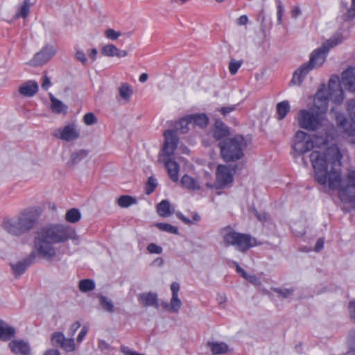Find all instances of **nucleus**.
Wrapping results in <instances>:
<instances>
[{
  "instance_id": "f257e3e1",
  "label": "nucleus",
  "mask_w": 355,
  "mask_h": 355,
  "mask_svg": "<svg viewBox=\"0 0 355 355\" xmlns=\"http://www.w3.org/2000/svg\"><path fill=\"white\" fill-rule=\"evenodd\" d=\"M342 157L336 146H331L322 152L313 150L309 158L315 180L321 185L327 184L330 189L338 191L343 179L340 174Z\"/></svg>"
},
{
  "instance_id": "f03ea898",
  "label": "nucleus",
  "mask_w": 355,
  "mask_h": 355,
  "mask_svg": "<svg viewBox=\"0 0 355 355\" xmlns=\"http://www.w3.org/2000/svg\"><path fill=\"white\" fill-rule=\"evenodd\" d=\"M344 38L341 33H336L324 42L322 46L312 52L308 62L303 64L293 73L292 82L300 85L306 76L315 67L321 66L330 49L340 44Z\"/></svg>"
},
{
  "instance_id": "7ed1b4c3",
  "label": "nucleus",
  "mask_w": 355,
  "mask_h": 355,
  "mask_svg": "<svg viewBox=\"0 0 355 355\" xmlns=\"http://www.w3.org/2000/svg\"><path fill=\"white\" fill-rule=\"evenodd\" d=\"M343 91L338 78H331L328 84V94L326 96L322 90L318 91L313 99L314 107L320 112L327 110L329 100L339 105L343 101Z\"/></svg>"
},
{
  "instance_id": "20e7f679",
  "label": "nucleus",
  "mask_w": 355,
  "mask_h": 355,
  "mask_svg": "<svg viewBox=\"0 0 355 355\" xmlns=\"http://www.w3.org/2000/svg\"><path fill=\"white\" fill-rule=\"evenodd\" d=\"M218 145L220 156L227 162L240 159L243 156V149L245 144L242 136L223 139Z\"/></svg>"
},
{
  "instance_id": "39448f33",
  "label": "nucleus",
  "mask_w": 355,
  "mask_h": 355,
  "mask_svg": "<svg viewBox=\"0 0 355 355\" xmlns=\"http://www.w3.org/2000/svg\"><path fill=\"white\" fill-rule=\"evenodd\" d=\"M220 232L223 235V241L225 245H233L241 251L245 252L257 245V241L250 235L235 232L230 226L221 229Z\"/></svg>"
},
{
  "instance_id": "423d86ee",
  "label": "nucleus",
  "mask_w": 355,
  "mask_h": 355,
  "mask_svg": "<svg viewBox=\"0 0 355 355\" xmlns=\"http://www.w3.org/2000/svg\"><path fill=\"white\" fill-rule=\"evenodd\" d=\"M40 232L53 243H62L76 237L75 230L63 224L51 225L42 228Z\"/></svg>"
},
{
  "instance_id": "0eeeda50",
  "label": "nucleus",
  "mask_w": 355,
  "mask_h": 355,
  "mask_svg": "<svg viewBox=\"0 0 355 355\" xmlns=\"http://www.w3.org/2000/svg\"><path fill=\"white\" fill-rule=\"evenodd\" d=\"M338 197L345 203H355V170H351L343 177L338 189Z\"/></svg>"
},
{
  "instance_id": "6e6552de",
  "label": "nucleus",
  "mask_w": 355,
  "mask_h": 355,
  "mask_svg": "<svg viewBox=\"0 0 355 355\" xmlns=\"http://www.w3.org/2000/svg\"><path fill=\"white\" fill-rule=\"evenodd\" d=\"M53 243L49 241L40 231L37 232V236L34 240L35 252L40 257L46 260H51L56 256V252Z\"/></svg>"
},
{
  "instance_id": "1a4fd4ad",
  "label": "nucleus",
  "mask_w": 355,
  "mask_h": 355,
  "mask_svg": "<svg viewBox=\"0 0 355 355\" xmlns=\"http://www.w3.org/2000/svg\"><path fill=\"white\" fill-rule=\"evenodd\" d=\"M297 120L300 128L313 131L322 124V117L318 113H313L306 110L299 111Z\"/></svg>"
},
{
  "instance_id": "9d476101",
  "label": "nucleus",
  "mask_w": 355,
  "mask_h": 355,
  "mask_svg": "<svg viewBox=\"0 0 355 355\" xmlns=\"http://www.w3.org/2000/svg\"><path fill=\"white\" fill-rule=\"evenodd\" d=\"M56 48L52 45H46L37 53L29 61L28 64L33 67L41 66L49 61L55 54Z\"/></svg>"
},
{
  "instance_id": "9b49d317",
  "label": "nucleus",
  "mask_w": 355,
  "mask_h": 355,
  "mask_svg": "<svg viewBox=\"0 0 355 355\" xmlns=\"http://www.w3.org/2000/svg\"><path fill=\"white\" fill-rule=\"evenodd\" d=\"M40 213L36 209H29L24 211L18 219L24 232L33 229L37 223Z\"/></svg>"
},
{
  "instance_id": "f8f14e48",
  "label": "nucleus",
  "mask_w": 355,
  "mask_h": 355,
  "mask_svg": "<svg viewBox=\"0 0 355 355\" xmlns=\"http://www.w3.org/2000/svg\"><path fill=\"white\" fill-rule=\"evenodd\" d=\"M164 143L163 151L167 157L172 155L178 147L179 138L173 130H167L164 132Z\"/></svg>"
},
{
  "instance_id": "ddd939ff",
  "label": "nucleus",
  "mask_w": 355,
  "mask_h": 355,
  "mask_svg": "<svg viewBox=\"0 0 355 355\" xmlns=\"http://www.w3.org/2000/svg\"><path fill=\"white\" fill-rule=\"evenodd\" d=\"M53 136L64 141H71L77 139L80 133L74 125L69 124L55 130Z\"/></svg>"
},
{
  "instance_id": "4468645a",
  "label": "nucleus",
  "mask_w": 355,
  "mask_h": 355,
  "mask_svg": "<svg viewBox=\"0 0 355 355\" xmlns=\"http://www.w3.org/2000/svg\"><path fill=\"white\" fill-rule=\"evenodd\" d=\"M216 183L224 187L233 181V173L230 168L225 165H218L216 168Z\"/></svg>"
},
{
  "instance_id": "2eb2a0df",
  "label": "nucleus",
  "mask_w": 355,
  "mask_h": 355,
  "mask_svg": "<svg viewBox=\"0 0 355 355\" xmlns=\"http://www.w3.org/2000/svg\"><path fill=\"white\" fill-rule=\"evenodd\" d=\"M35 257V252H33L29 257L19 261L16 263H10V266L15 277L18 278L26 270L28 267L32 263Z\"/></svg>"
},
{
  "instance_id": "dca6fc26",
  "label": "nucleus",
  "mask_w": 355,
  "mask_h": 355,
  "mask_svg": "<svg viewBox=\"0 0 355 355\" xmlns=\"http://www.w3.org/2000/svg\"><path fill=\"white\" fill-rule=\"evenodd\" d=\"M139 302L144 306H152L155 309L159 308L158 295L156 293L146 292L137 296Z\"/></svg>"
},
{
  "instance_id": "f3484780",
  "label": "nucleus",
  "mask_w": 355,
  "mask_h": 355,
  "mask_svg": "<svg viewBox=\"0 0 355 355\" xmlns=\"http://www.w3.org/2000/svg\"><path fill=\"white\" fill-rule=\"evenodd\" d=\"M180 288V286L178 282H175L171 284V291L172 294L170 302L171 312L178 313L182 307V303L178 297Z\"/></svg>"
},
{
  "instance_id": "a211bd4d",
  "label": "nucleus",
  "mask_w": 355,
  "mask_h": 355,
  "mask_svg": "<svg viewBox=\"0 0 355 355\" xmlns=\"http://www.w3.org/2000/svg\"><path fill=\"white\" fill-rule=\"evenodd\" d=\"M340 12L344 21L352 20L355 17V0H343L340 4Z\"/></svg>"
},
{
  "instance_id": "6ab92c4d",
  "label": "nucleus",
  "mask_w": 355,
  "mask_h": 355,
  "mask_svg": "<svg viewBox=\"0 0 355 355\" xmlns=\"http://www.w3.org/2000/svg\"><path fill=\"white\" fill-rule=\"evenodd\" d=\"M9 348L15 354L28 355L31 352L29 343L23 340H14L9 343Z\"/></svg>"
},
{
  "instance_id": "aec40b11",
  "label": "nucleus",
  "mask_w": 355,
  "mask_h": 355,
  "mask_svg": "<svg viewBox=\"0 0 355 355\" xmlns=\"http://www.w3.org/2000/svg\"><path fill=\"white\" fill-rule=\"evenodd\" d=\"M38 84L35 80H28L21 84L19 92L24 96L32 97L38 92Z\"/></svg>"
},
{
  "instance_id": "412c9836",
  "label": "nucleus",
  "mask_w": 355,
  "mask_h": 355,
  "mask_svg": "<svg viewBox=\"0 0 355 355\" xmlns=\"http://www.w3.org/2000/svg\"><path fill=\"white\" fill-rule=\"evenodd\" d=\"M3 229L10 234L19 236L24 233V231L19 223V219L17 220H7L3 222Z\"/></svg>"
},
{
  "instance_id": "4be33fe9",
  "label": "nucleus",
  "mask_w": 355,
  "mask_h": 355,
  "mask_svg": "<svg viewBox=\"0 0 355 355\" xmlns=\"http://www.w3.org/2000/svg\"><path fill=\"white\" fill-rule=\"evenodd\" d=\"M314 147L313 139H308L302 142L293 143V157L295 158L297 155L304 154L309 150H311Z\"/></svg>"
},
{
  "instance_id": "5701e85b",
  "label": "nucleus",
  "mask_w": 355,
  "mask_h": 355,
  "mask_svg": "<svg viewBox=\"0 0 355 355\" xmlns=\"http://www.w3.org/2000/svg\"><path fill=\"white\" fill-rule=\"evenodd\" d=\"M212 132L213 137L216 140H220L229 135V130L222 121L216 120Z\"/></svg>"
},
{
  "instance_id": "b1692460",
  "label": "nucleus",
  "mask_w": 355,
  "mask_h": 355,
  "mask_svg": "<svg viewBox=\"0 0 355 355\" xmlns=\"http://www.w3.org/2000/svg\"><path fill=\"white\" fill-rule=\"evenodd\" d=\"M164 162L165 166L167 168V171L171 179L173 182H177L178 180V173L180 169L179 164L176 162L171 160L170 158L165 159Z\"/></svg>"
},
{
  "instance_id": "393cba45",
  "label": "nucleus",
  "mask_w": 355,
  "mask_h": 355,
  "mask_svg": "<svg viewBox=\"0 0 355 355\" xmlns=\"http://www.w3.org/2000/svg\"><path fill=\"white\" fill-rule=\"evenodd\" d=\"M343 83L348 87L350 91L355 92V71L348 69L342 74Z\"/></svg>"
},
{
  "instance_id": "a878e982",
  "label": "nucleus",
  "mask_w": 355,
  "mask_h": 355,
  "mask_svg": "<svg viewBox=\"0 0 355 355\" xmlns=\"http://www.w3.org/2000/svg\"><path fill=\"white\" fill-rule=\"evenodd\" d=\"M15 329L3 321L0 322V340L3 341L9 340L15 335Z\"/></svg>"
},
{
  "instance_id": "bb28decb",
  "label": "nucleus",
  "mask_w": 355,
  "mask_h": 355,
  "mask_svg": "<svg viewBox=\"0 0 355 355\" xmlns=\"http://www.w3.org/2000/svg\"><path fill=\"white\" fill-rule=\"evenodd\" d=\"M207 345L214 355L225 354L229 351L228 345L223 342H208Z\"/></svg>"
},
{
  "instance_id": "cd10ccee",
  "label": "nucleus",
  "mask_w": 355,
  "mask_h": 355,
  "mask_svg": "<svg viewBox=\"0 0 355 355\" xmlns=\"http://www.w3.org/2000/svg\"><path fill=\"white\" fill-rule=\"evenodd\" d=\"M192 124L201 128H205L209 123V118L205 114H196L189 115Z\"/></svg>"
},
{
  "instance_id": "c85d7f7f",
  "label": "nucleus",
  "mask_w": 355,
  "mask_h": 355,
  "mask_svg": "<svg viewBox=\"0 0 355 355\" xmlns=\"http://www.w3.org/2000/svg\"><path fill=\"white\" fill-rule=\"evenodd\" d=\"M181 184L183 187L189 191L200 190L201 189L199 183L195 179L187 175H184L182 178Z\"/></svg>"
},
{
  "instance_id": "c756f323",
  "label": "nucleus",
  "mask_w": 355,
  "mask_h": 355,
  "mask_svg": "<svg viewBox=\"0 0 355 355\" xmlns=\"http://www.w3.org/2000/svg\"><path fill=\"white\" fill-rule=\"evenodd\" d=\"M157 211L162 217H168L173 211L171 210V204L168 200H163L157 206Z\"/></svg>"
},
{
  "instance_id": "7c9ffc66",
  "label": "nucleus",
  "mask_w": 355,
  "mask_h": 355,
  "mask_svg": "<svg viewBox=\"0 0 355 355\" xmlns=\"http://www.w3.org/2000/svg\"><path fill=\"white\" fill-rule=\"evenodd\" d=\"M51 110L53 112L60 114L67 111V107L61 101L50 94Z\"/></svg>"
},
{
  "instance_id": "2f4dec72",
  "label": "nucleus",
  "mask_w": 355,
  "mask_h": 355,
  "mask_svg": "<svg viewBox=\"0 0 355 355\" xmlns=\"http://www.w3.org/2000/svg\"><path fill=\"white\" fill-rule=\"evenodd\" d=\"M277 119L279 120H282L285 118L286 114L290 111V105L288 101H284L279 103H277Z\"/></svg>"
},
{
  "instance_id": "473e14b6",
  "label": "nucleus",
  "mask_w": 355,
  "mask_h": 355,
  "mask_svg": "<svg viewBox=\"0 0 355 355\" xmlns=\"http://www.w3.org/2000/svg\"><path fill=\"white\" fill-rule=\"evenodd\" d=\"M88 154L86 150H78L71 154L69 164L73 166L79 163L82 159L85 158Z\"/></svg>"
},
{
  "instance_id": "72a5a7b5",
  "label": "nucleus",
  "mask_w": 355,
  "mask_h": 355,
  "mask_svg": "<svg viewBox=\"0 0 355 355\" xmlns=\"http://www.w3.org/2000/svg\"><path fill=\"white\" fill-rule=\"evenodd\" d=\"M119 94L124 101L128 102L132 94L131 86L128 83H122L119 87Z\"/></svg>"
},
{
  "instance_id": "f704fd0d",
  "label": "nucleus",
  "mask_w": 355,
  "mask_h": 355,
  "mask_svg": "<svg viewBox=\"0 0 355 355\" xmlns=\"http://www.w3.org/2000/svg\"><path fill=\"white\" fill-rule=\"evenodd\" d=\"M137 202L135 198L127 195L120 196L116 200L118 205L122 208H127L132 205L136 204Z\"/></svg>"
},
{
  "instance_id": "c9c22d12",
  "label": "nucleus",
  "mask_w": 355,
  "mask_h": 355,
  "mask_svg": "<svg viewBox=\"0 0 355 355\" xmlns=\"http://www.w3.org/2000/svg\"><path fill=\"white\" fill-rule=\"evenodd\" d=\"M31 8L30 0H24L23 3L19 6L17 13V17L26 18L29 14Z\"/></svg>"
},
{
  "instance_id": "e433bc0d",
  "label": "nucleus",
  "mask_w": 355,
  "mask_h": 355,
  "mask_svg": "<svg viewBox=\"0 0 355 355\" xmlns=\"http://www.w3.org/2000/svg\"><path fill=\"white\" fill-rule=\"evenodd\" d=\"M81 218L80 212L77 209H71L65 214V219L67 221L75 223L80 220Z\"/></svg>"
},
{
  "instance_id": "4c0bfd02",
  "label": "nucleus",
  "mask_w": 355,
  "mask_h": 355,
  "mask_svg": "<svg viewBox=\"0 0 355 355\" xmlns=\"http://www.w3.org/2000/svg\"><path fill=\"white\" fill-rule=\"evenodd\" d=\"M78 288L80 291L86 293L94 289L95 284L89 279H85L79 282Z\"/></svg>"
},
{
  "instance_id": "58836bf2",
  "label": "nucleus",
  "mask_w": 355,
  "mask_h": 355,
  "mask_svg": "<svg viewBox=\"0 0 355 355\" xmlns=\"http://www.w3.org/2000/svg\"><path fill=\"white\" fill-rule=\"evenodd\" d=\"M155 226L161 231L168 232L171 234H178V227L169 223H156Z\"/></svg>"
},
{
  "instance_id": "ea45409f",
  "label": "nucleus",
  "mask_w": 355,
  "mask_h": 355,
  "mask_svg": "<svg viewBox=\"0 0 355 355\" xmlns=\"http://www.w3.org/2000/svg\"><path fill=\"white\" fill-rule=\"evenodd\" d=\"M191 120L189 115L185 118L181 119L175 125L177 130H179L181 133H186L189 130L188 125L191 124Z\"/></svg>"
},
{
  "instance_id": "a19ab883",
  "label": "nucleus",
  "mask_w": 355,
  "mask_h": 355,
  "mask_svg": "<svg viewBox=\"0 0 355 355\" xmlns=\"http://www.w3.org/2000/svg\"><path fill=\"white\" fill-rule=\"evenodd\" d=\"M99 300L100 304L104 310L109 313L114 311V304L111 300L103 295L99 296Z\"/></svg>"
},
{
  "instance_id": "79ce46f5",
  "label": "nucleus",
  "mask_w": 355,
  "mask_h": 355,
  "mask_svg": "<svg viewBox=\"0 0 355 355\" xmlns=\"http://www.w3.org/2000/svg\"><path fill=\"white\" fill-rule=\"evenodd\" d=\"M60 347L66 352H71L75 351L76 345L73 338H65L64 341L61 344Z\"/></svg>"
},
{
  "instance_id": "37998d69",
  "label": "nucleus",
  "mask_w": 355,
  "mask_h": 355,
  "mask_svg": "<svg viewBox=\"0 0 355 355\" xmlns=\"http://www.w3.org/2000/svg\"><path fill=\"white\" fill-rule=\"evenodd\" d=\"M64 334L62 332H55L51 336V344L53 346H61V344L64 341Z\"/></svg>"
},
{
  "instance_id": "c03bdc74",
  "label": "nucleus",
  "mask_w": 355,
  "mask_h": 355,
  "mask_svg": "<svg viewBox=\"0 0 355 355\" xmlns=\"http://www.w3.org/2000/svg\"><path fill=\"white\" fill-rule=\"evenodd\" d=\"M116 51H117V47L110 44L102 47L101 53L105 56L114 57L115 56Z\"/></svg>"
},
{
  "instance_id": "a18cd8bd",
  "label": "nucleus",
  "mask_w": 355,
  "mask_h": 355,
  "mask_svg": "<svg viewBox=\"0 0 355 355\" xmlns=\"http://www.w3.org/2000/svg\"><path fill=\"white\" fill-rule=\"evenodd\" d=\"M243 61L242 60H236L235 59H231L229 62V71L232 75H234L237 73L239 69L242 65Z\"/></svg>"
},
{
  "instance_id": "49530a36",
  "label": "nucleus",
  "mask_w": 355,
  "mask_h": 355,
  "mask_svg": "<svg viewBox=\"0 0 355 355\" xmlns=\"http://www.w3.org/2000/svg\"><path fill=\"white\" fill-rule=\"evenodd\" d=\"M157 186V180L153 176L149 177L146 184V193L147 195L152 193L155 191Z\"/></svg>"
},
{
  "instance_id": "de8ad7c7",
  "label": "nucleus",
  "mask_w": 355,
  "mask_h": 355,
  "mask_svg": "<svg viewBox=\"0 0 355 355\" xmlns=\"http://www.w3.org/2000/svg\"><path fill=\"white\" fill-rule=\"evenodd\" d=\"M272 291L277 293L282 298H288L293 293V289L274 288Z\"/></svg>"
},
{
  "instance_id": "09e8293b",
  "label": "nucleus",
  "mask_w": 355,
  "mask_h": 355,
  "mask_svg": "<svg viewBox=\"0 0 355 355\" xmlns=\"http://www.w3.org/2000/svg\"><path fill=\"white\" fill-rule=\"evenodd\" d=\"M308 139H313V138L311 137L310 135H307L304 131L298 130L294 137L293 143L302 142L308 141Z\"/></svg>"
},
{
  "instance_id": "8fccbe9b",
  "label": "nucleus",
  "mask_w": 355,
  "mask_h": 355,
  "mask_svg": "<svg viewBox=\"0 0 355 355\" xmlns=\"http://www.w3.org/2000/svg\"><path fill=\"white\" fill-rule=\"evenodd\" d=\"M347 113L352 121L355 123V99H351L347 102Z\"/></svg>"
},
{
  "instance_id": "3c124183",
  "label": "nucleus",
  "mask_w": 355,
  "mask_h": 355,
  "mask_svg": "<svg viewBox=\"0 0 355 355\" xmlns=\"http://www.w3.org/2000/svg\"><path fill=\"white\" fill-rule=\"evenodd\" d=\"M347 345L349 348V352L353 354L355 352V330L350 331L348 336Z\"/></svg>"
},
{
  "instance_id": "603ef678",
  "label": "nucleus",
  "mask_w": 355,
  "mask_h": 355,
  "mask_svg": "<svg viewBox=\"0 0 355 355\" xmlns=\"http://www.w3.org/2000/svg\"><path fill=\"white\" fill-rule=\"evenodd\" d=\"M84 123L87 125H91L97 122V119L95 116V115L92 113L89 112L87 113L84 117H83Z\"/></svg>"
},
{
  "instance_id": "864d4df0",
  "label": "nucleus",
  "mask_w": 355,
  "mask_h": 355,
  "mask_svg": "<svg viewBox=\"0 0 355 355\" xmlns=\"http://www.w3.org/2000/svg\"><path fill=\"white\" fill-rule=\"evenodd\" d=\"M147 250L150 253L153 254H159L162 252V248L153 243H150L147 246Z\"/></svg>"
},
{
  "instance_id": "5fc2aeb1",
  "label": "nucleus",
  "mask_w": 355,
  "mask_h": 355,
  "mask_svg": "<svg viewBox=\"0 0 355 355\" xmlns=\"http://www.w3.org/2000/svg\"><path fill=\"white\" fill-rule=\"evenodd\" d=\"M105 36L112 40H116L120 35V32H116L114 29L109 28L105 33Z\"/></svg>"
},
{
  "instance_id": "6e6d98bb",
  "label": "nucleus",
  "mask_w": 355,
  "mask_h": 355,
  "mask_svg": "<svg viewBox=\"0 0 355 355\" xmlns=\"http://www.w3.org/2000/svg\"><path fill=\"white\" fill-rule=\"evenodd\" d=\"M236 105L226 106V107H221L217 109L218 112H220L223 116H226L229 113L234 111L236 110Z\"/></svg>"
},
{
  "instance_id": "4d7b16f0",
  "label": "nucleus",
  "mask_w": 355,
  "mask_h": 355,
  "mask_svg": "<svg viewBox=\"0 0 355 355\" xmlns=\"http://www.w3.org/2000/svg\"><path fill=\"white\" fill-rule=\"evenodd\" d=\"M80 327V323L79 322H73L69 329L68 334L70 338H73L76 331Z\"/></svg>"
},
{
  "instance_id": "13d9d810",
  "label": "nucleus",
  "mask_w": 355,
  "mask_h": 355,
  "mask_svg": "<svg viewBox=\"0 0 355 355\" xmlns=\"http://www.w3.org/2000/svg\"><path fill=\"white\" fill-rule=\"evenodd\" d=\"M284 12V8L282 4V2L279 0L277 4V23L278 24H282V16Z\"/></svg>"
},
{
  "instance_id": "bf43d9fd",
  "label": "nucleus",
  "mask_w": 355,
  "mask_h": 355,
  "mask_svg": "<svg viewBox=\"0 0 355 355\" xmlns=\"http://www.w3.org/2000/svg\"><path fill=\"white\" fill-rule=\"evenodd\" d=\"M246 280L257 286H260L261 284V280L255 275H249Z\"/></svg>"
},
{
  "instance_id": "052dcab7",
  "label": "nucleus",
  "mask_w": 355,
  "mask_h": 355,
  "mask_svg": "<svg viewBox=\"0 0 355 355\" xmlns=\"http://www.w3.org/2000/svg\"><path fill=\"white\" fill-rule=\"evenodd\" d=\"M87 331H88V328L85 326H84L80 332L79 333L78 337H77V342L78 343H81L83 340V338H85V336L87 335Z\"/></svg>"
},
{
  "instance_id": "680f3d73",
  "label": "nucleus",
  "mask_w": 355,
  "mask_h": 355,
  "mask_svg": "<svg viewBox=\"0 0 355 355\" xmlns=\"http://www.w3.org/2000/svg\"><path fill=\"white\" fill-rule=\"evenodd\" d=\"M76 58L83 64L87 62V58L83 51H78L76 53Z\"/></svg>"
},
{
  "instance_id": "e2e57ef3",
  "label": "nucleus",
  "mask_w": 355,
  "mask_h": 355,
  "mask_svg": "<svg viewBox=\"0 0 355 355\" xmlns=\"http://www.w3.org/2000/svg\"><path fill=\"white\" fill-rule=\"evenodd\" d=\"M176 216L177 217L180 219L184 223L187 224V225H191L193 223V222L187 218V217H185L181 212L178 211L176 213Z\"/></svg>"
},
{
  "instance_id": "0e129e2a",
  "label": "nucleus",
  "mask_w": 355,
  "mask_h": 355,
  "mask_svg": "<svg viewBox=\"0 0 355 355\" xmlns=\"http://www.w3.org/2000/svg\"><path fill=\"white\" fill-rule=\"evenodd\" d=\"M236 268V272L240 274V275L244 278L245 279H247L248 277L249 276V274H248L244 269H243L241 267L239 266L238 263H235Z\"/></svg>"
},
{
  "instance_id": "69168bd1",
  "label": "nucleus",
  "mask_w": 355,
  "mask_h": 355,
  "mask_svg": "<svg viewBox=\"0 0 355 355\" xmlns=\"http://www.w3.org/2000/svg\"><path fill=\"white\" fill-rule=\"evenodd\" d=\"M98 347L101 350H107L110 349L109 344L104 340H99L98 341Z\"/></svg>"
},
{
  "instance_id": "338daca9",
  "label": "nucleus",
  "mask_w": 355,
  "mask_h": 355,
  "mask_svg": "<svg viewBox=\"0 0 355 355\" xmlns=\"http://www.w3.org/2000/svg\"><path fill=\"white\" fill-rule=\"evenodd\" d=\"M51 80L50 78L47 76H44L43 83L42 84V87L44 90H47L49 87L51 86Z\"/></svg>"
},
{
  "instance_id": "774afa93",
  "label": "nucleus",
  "mask_w": 355,
  "mask_h": 355,
  "mask_svg": "<svg viewBox=\"0 0 355 355\" xmlns=\"http://www.w3.org/2000/svg\"><path fill=\"white\" fill-rule=\"evenodd\" d=\"M301 10L299 6H294L291 10V16L296 19L301 15Z\"/></svg>"
}]
</instances>
